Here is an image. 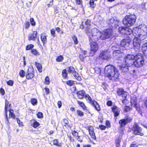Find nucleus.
I'll list each match as a JSON object with an SVG mask.
<instances>
[{"label": "nucleus", "mask_w": 147, "mask_h": 147, "mask_svg": "<svg viewBox=\"0 0 147 147\" xmlns=\"http://www.w3.org/2000/svg\"><path fill=\"white\" fill-rule=\"evenodd\" d=\"M145 26L146 30H142L139 33L136 32V34L134 35L133 32L131 34V36H134L135 38L133 40V45L134 49L136 51H138L140 47L141 41L145 39L147 37V26L144 24H142L140 26H142L141 27L143 26Z\"/></svg>", "instance_id": "obj_1"}, {"label": "nucleus", "mask_w": 147, "mask_h": 147, "mask_svg": "<svg viewBox=\"0 0 147 147\" xmlns=\"http://www.w3.org/2000/svg\"><path fill=\"white\" fill-rule=\"evenodd\" d=\"M105 76L111 79H117L119 74L118 70L114 66L108 65L106 66L104 70Z\"/></svg>", "instance_id": "obj_2"}, {"label": "nucleus", "mask_w": 147, "mask_h": 147, "mask_svg": "<svg viewBox=\"0 0 147 147\" xmlns=\"http://www.w3.org/2000/svg\"><path fill=\"white\" fill-rule=\"evenodd\" d=\"M141 26H139L138 27L134 28L132 30L123 27H120L119 28V32L120 33L125 34L128 35H131L132 32H133L134 34L135 35L136 32L139 33L142 30H146L145 26L144 25L143 27Z\"/></svg>", "instance_id": "obj_3"}, {"label": "nucleus", "mask_w": 147, "mask_h": 147, "mask_svg": "<svg viewBox=\"0 0 147 147\" xmlns=\"http://www.w3.org/2000/svg\"><path fill=\"white\" fill-rule=\"evenodd\" d=\"M86 33L89 36L90 41H97L99 39L102 40V33L96 28L90 30L87 29Z\"/></svg>", "instance_id": "obj_4"}, {"label": "nucleus", "mask_w": 147, "mask_h": 147, "mask_svg": "<svg viewBox=\"0 0 147 147\" xmlns=\"http://www.w3.org/2000/svg\"><path fill=\"white\" fill-rule=\"evenodd\" d=\"M136 16L134 14L126 16L123 19V22L124 25L127 27H130L135 23Z\"/></svg>", "instance_id": "obj_5"}, {"label": "nucleus", "mask_w": 147, "mask_h": 147, "mask_svg": "<svg viewBox=\"0 0 147 147\" xmlns=\"http://www.w3.org/2000/svg\"><path fill=\"white\" fill-rule=\"evenodd\" d=\"M135 56L133 55H127L125 57V65H123L119 66L120 69L124 72L127 71L128 70V67L130 66L129 63V61L130 60L135 59Z\"/></svg>", "instance_id": "obj_6"}, {"label": "nucleus", "mask_w": 147, "mask_h": 147, "mask_svg": "<svg viewBox=\"0 0 147 147\" xmlns=\"http://www.w3.org/2000/svg\"><path fill=\"white\" fill-rule=\"evenodd\" d=\"M135 61L134 62V65L139 67L142 66L144 62V58L143 55L140 53L137 54L135 56Z\"/></svg>", "instance_id": "obj_7"}, {"label": "nucleus", "mask_w": 147, "mask_h": 147, "mask_svg": "<svg viewBox=\"0 0 147 147\" xmlns=\"http://www.w3.org/2000/svg\"><path fill=\"white\" fill-rule=\"evenodd\" d=\"M128 38L123 39L121 41L120 43L121 46H119V47L120 49L123 50L124 49L122 48H125L129 45L131 40L132 38L131 35H128Z\"/></svg>", "instance_id": "obj_8"}, {"label": "nucleus", "mask_w": 147, "mask_h": 147, "mask_svg": "<svg viewBox=\"0 0 147 147\" xmlns=\"http://www.w3.org/2000/svg\"><path fill=\"white\" fill-rule=\"evenodd\" d=\"M119 45H117V47H116L115 46H113L112 47V50H114L113 53V57H119L120 56H121V55H120L122 53H123V51L122 50V49H120V50L118 49H119Z\"/></svg>", "instance_id": "obj_9"}, {"label": "nucleus", "mask_w": 147, "mask_h": 147, "mask_svg": "<svg viewBox=\"0 0 147 147\" xmlns=\"http://www.w3.org/2000/svg\"><path fill=\"white\" fill-rule=\"evenodd\" d=\"M90 41V42L91 53L94 54L96 52L98 49V45L97 43L96 42V41Z\"/></svg>", "instance_id": "obj_10"}, {"label": "nucleus", "mask_w": 147, "mask_h": 147, "mask_svg": "<svg viewBox=\"0 0 147 147\" xmlns=\"http://www.w3.org/2000/svg\"><path fill=\"white\" fill-rule=\"evenodd\" d=\"M112 30L111 29L106 30L103 34L102 33V40H105L111 37L112 35Z\"/></svg>", "instance_id": "obj_11"}, {"label": "nucleus", "mask_w": 147, "mask_h": 147, "mask_svg": "<svg viewBox=\"0 0 147 147\" xmlns=\"http://www.w3.org/2000/svg\"><path fill=\"white\" fill-rule=\"evenodd\" d=\"M130 102L131 106L135 107L137 110L139 109V105L137 103L135 95H133L131 96Z\"/></svg>", "instance_id": "obj_12"}, {"label": "nucleus", "mask_w": 147, "mask_h": 147, "mask_svg": "<svg viewBox=\"0 0 147 147\" xmlns=\"http://www.w3.org/2000/svg\"><path fill=\"white\" fill-rule=\"evenodd\" d=\"M134 134L136 135L142 136L143 134L142 132V130L137 123H135L134 126Z\"/></svg>", "instance_id": "obj_13"}, {"label": "nucleus", "mask_w": 147, "mask_h": 147, "mask_svg": "<svg viewBox=\"0 0 147 147\" xmlns=\"http://www.w3.org/2000/svg\"><path fill=\"white\" fill-rule=\"evenodd\" d=\"M89 134L91 138L94 140L96 139L95 134L94 131V128L93 126H89L88 127Z\"/></svg>", "instance_id": "obj_14"}, {"label": "nucleus", "mask_w": 147, "mask_h": 147, "mask_svg": "<svg viewBox=\"0 0 147 147\" xmlns=\"http://www.w3.org/2000/svg\"><path fill=\"white\" fill-rule=\"evenodd\" d=\"M33 69L31 67L28 68V72L26 74V77L27 79H30L33 78L34 76V74L33 73Z\"/></svg>", "instance_id": "obj_15"}, {"label": "nucleus", "mask_w": 147, "mask_h": 147, "mask_svg": "<svg viewBox=\"0 0 147 147\" xmlns=\"http://www.w3.org/2000/svg\"><path fill=\"white\" fill-rule=\"evenodd\" d=\"M112 111L114 113L115 116H118L119 114L120 109L119 108L116 106H114L112 108Z\"/></svg>", "instance_id": "obj_16"}, {"label": "nucleus", "mask_w": 147, "mask_h": 147, "mask_svg": "<svg viewBox=\"0 0 147 147\" xmlns=\"http://www.w3.org/2000/svg\"><path fill=\"white\" fill-rule=\"evenodd\" d=\"M101 58L105 59H107L110 58V55H109L108 53L106 51H104L101 53L99 55Z\"/></svg>", "instance_id": "obj_17"}, {"label": "nucleus", "mask_w": 147, "mask_h": 147, "mask_svg": "<svg viewBox=\"0 0 147 147\" xmlns=\"http://www.w3.org/2000/svg\"><path fill=\"white\" fill-rule=\"evenodd\" d=\"M117 93L119 95H122L123 97H125L127 94V93L125 92L122 88H119L117 90Z\"/></svg>", "instance_id": "obj_18"}, {"label": "nucleus", "mask_w": 147, "mask_h": 147, "mask_svg": "<svg viewBox=\"0 0 147 147\" xmlns=\"http://www.w3.org/2000/svg\"><path fill=\"white\" fill-rule=\"evenodd\" d=\"M9 104V102L7 100H5V117H6V123L7 124H8L9 123V120L7 117V107L8 106V105Z\"/></svg>", "instance_id": "obj_19"}, {"label": "nucleus", "mask_w": 147, "mask_h": 147, "mask_svg": "<svg viewBox=\"0 0 147 147\" xmlns=\"http://www.w3.org/2000/svg\"><path fill=\"white\" fill-rule=\"evenodd\" d=\"M37 32L34 31L32 34H30L28 36L29 40H34L36 38Z\"/></svg>", "instance_id": "obj_20"}, {"label": "nucleus", "mask_w": 147, "mask_h": 147, "mask_svg": "<svg viewBox=\"0 0 147 147\" xmlns=\"http://www.w3.org/2000/svg\"><path fill=\"white\" fill-rule=\"evenodd\" d=\"M85 94V92L84 90H82L78 91L77 93V95L79 98L82 99L84 96Z\"/></svg>", "instance_id": "obj_21"}, {"label": "nucleus", "mask_w": 147, "mask_h": 147, "mask_svg": "<svg viewBox=\"0 0 147 147\" xmlns=\"http://www.w3.org/2000/svg\"><path fill=\"white\" fill-rule=\"evenodd\" d=\"M142 50L143 53L146 56H147V43H144L142 47Z\"/></svg>", "instance_id": "obj_22"}, {"label": "nucleus", "mask_w": 147, "mask_h": 147, "mask_svg": "<svg viewBox=\"0 0 147 147\" xmlns=\"http://www.w3.org/2000/svg\"><path fill=\"white\" fill-rule=\"evenodd\" d=\"M92 105L94 106L95 107V109L98 111H99L100 110V108L99 106V105L95 101H94L92 103Z\"/></svg>", "instance_id": "obj_23"}, {"label": "nucleus", "mask_w": 147, "mask_h": 147, "mask_svg": "<svg viewBox=\"0 0 147 147\" xmlns=\"http://www.w3.org/2000/svg\"><path fill=\"white\" fill-rule=\"evenodd\" d=\"M109 21V23L110 22L109 24H112V25H111V26L113 27L114 26L116 27V25H117L118 22L117 20H114L113 18L111 19Z\"/></svg>", "instance_id": "obj_24"}, {"label": "nucleus", "mask_w": 147, "mask_h": 147, "mask_svg": "<svg viewBox=\"0 0 147 147\" xmlns=\"http://www.w3.org/2000/svg\"><path fill=\"white\" fill-rule=\"evenodd\" d=\"M86 51H81V53L80 54L79 58L80 59L82 60L84 58L86 57Z\"/></svg>", "instance_id": "obj_25"}, {"label": "nucleus", "mask_w": 147, "mask_h": 147, "mask_svg": "<svg viewBox=\"0 0 147 147\" xmlns=\"http://www.w3.org/2000/svg\"><path fill=\"white\" fill-rule=\"evenodd\" d=\"M119 124L121 127H123L125 126L127 124V122L125 121V119H122L119 121Z\"/></svg>", "instance_id": "obj_26"}, {"label": "nucleus", "mask_w": 147, "mask_h": 147, "mask_svg": "<svg viewBox=\"0 0 147 147\" xmlns=\"http://www.w3.org/2000/svg\"><path fill=\"white\" fill-rule=\"evenodd\" d=\"M63 124L67 128L70 127V125L68 121L66 119H63L62 122Z\"/></svg>", "instance_id": "obj_27"}, {"label": "nucleus", "mask_w": 147, "mask_h": 147, "mask_svg": "<svg viewBox=\"0 0 147 147\" xmlns=\"http://www.w3.org/2000/svg\"><path fill=\"white\" fill-rule=\"evenodd\" d=\"M41 39L43 44L46 42L47 38L45 33H43L41 34Z\"/></svg>", "instance_id": "obj_28"}, {"label": "nucleus", "mask_w": 147, "mask_h": 147, "mask_svg": "<svg viewBox=\"0 0 147 147\" xmlns=\"http://www.w3.org/2000/svg\"><path fill=\"white\" fill-rule=\"evenodd\" d=\"M30 123L31 126L34 128H36L37 127V121L36 120L34 119L31 120Z\"/></svg>", "instance_id": "obj_29"}, {"label": "nucleus", "mask_w": 147, "mask_h": 147, "mask_svg": "<svg viewBox=\"0 0 147 147\" xmlns=\"http://www.w3.org/2000/svg\"><path fill=\"white\" fill-rule=\"evenodd\" d=\"M91 22V21L89 20H87V21L85 22V25L87 26V28H86V31H87V30L88 29V30H91L90 29V23Z\"/></svg>", "instance_id": "obj_30"}, {"label": "nucleus", "mask_w": 147, "mask_h": 147, "mask_svg": "<svg viewBox=\"0 0 147 147\" xmlns=\"http://www.w3.org/2000/svg\"><path fill=\"white\" fill-rule=\"evenodd\" d=\"M53 143L54 145L58 146H61V143L59 142L57 139H54L53 140Z\"/></svg>", "instance_id": "obj_31"}, {"label": "nucleus", "mask_w": 147, "mask_h": 147, "mask_svg": "<svg viewBox=\"0 0 147 147\" xmlns=\"http://www.w3.org/2000/svg\"><path fill=\"white\" fill-rule=\"evenodd\" d=\"M73 74L77 80L79 81L81 80V78L80 77L79 75L76 72H75Z\"/></svg>", "instance_id": "obj_32"}, {"label": "nucleus", "mask_w": 147, "mask_h": 147, "mask_svg": "<svg viewBox=\"0 0 147 147\" xmlns=\"http://www.w3.org/2000/svg\"><path fill=\"white\" fill-rule=\"evenodd\" d=\"M13 110L12 109H10L9 110V116L11 117L14 119L16 117L15 115L13 113Z\"/></svg>", "instance_id": "obj_33"}, {"label": "nucleus", "mask_w": 147, "mask_h": 147, "mask_svg": "<svg viewBox=\"0 0 147 147\" xmlns=\"http://www.w3.org/2000/svg\"><path fill=\"white\" fill-rule=\"evenodd\" d=\"M95 1H96L94 0H90V1L89 4L90 6L93 8H94L96 6V4L94 3Z\"/></svg>", "instance_id": "obj_34"}, {"label": "nucleus", "mask_w": 147, "mask_h": 147, "mask_svg": "<svg viewBox=\"0 0 147 147\" xmlns=\"http://www.w3.org/2000/svg\"><path fill=\"white\" fill-rule=\"evenodd\" d=\"M77 102L78 104L80 105V106L82 107L83 109H85L86 107L82 102L79 101H78Z\"/></svg>", "instance_id": "obj_35"}, {"label": "nucleus", "mask_w": 147, "mask_h": 147, "mask_svg": "<svg viewBox=\"0 0 147 147\" xmlns=\"http://www.w3.org/2000/svg\"><path fill=\"white\" fill-rule=\"evenodd\" d=\"M63 77L64 78H66L67 76V73L66 69H64L62 72Z\"/></svg>", "instance_id": "obj_36"}, {"label": "nucleus", "mask_w": 147, "mask_h": 147, "mask_svg": "<svg viewBox=\"0 0 147 147\" xmlns=\"http://www.w3.org/2000/svg\"><path fill=\"white\" fill-rule=\"evenodd\" d=\"M37 69L39 72L41 73L42 71V67L41 64L37 63Z\"/></svg>", "instance_id": "obj_37"}, {"label": "nucleus", "mask_w": 147, "mask_h": 147, "mask_svg": "<svg viewBox=\"0 0 147 147\" xmlns=\"http://www.w3.org/2000/svg\"><path fill=\"white\" fill-rule=\"evenodd\" d=\"M85 98L87 100H88L91 104L94 101L92 100L91 98L88 94L86 95Z\"/></svg>", "instance_id": "obj_38"}, {"label": "nucleus", "mask_w": 147, "mask_h": 147, "mask_svg": "<svg viewBox=\"0 0 147 147\" xmlns=\"http://www.w3.org/2000/svg\"><path fill=\"white\" fill-rule=\"evenodd\" d=\"M68 71L69 72L71 73L72 74L76 72L74 68L72 67H69Z\"/></svg>", "instance_id": "obj_39"}, {"label": "nucleus", "mask_w": 147, "mask_h": 147, "mask_svg": "<svg viewBox=\"0 0 147 147\" xmlns=\"http://www.w3.org/2000/svg\"><path fill=\"white\" fill-rule=\"evenodd\" d=\"M132 109V108L130 107L129 106H125L124 107V111L125 112H127Z\"/></svg>", "instance_id": "obj_40"}, {"label": "nucleus", "mask_w": 147, "mask_h": 147, "mask_svg": "<svg viewBox=\"0 0 147 147\" xmlns=\"http://www.w3.org/2000/svg\"><path fill=\"white\" fill-rule=\"evenodd\" d=\"M63 59V57L62 55L58 56L56 59V60L58 62H61Z\"/></svg>", "instance_id": "obj_41"}, {"label": "nucleus", "mask_w": 147, "mask_h": 147, "mask_svg": "<svg viewBox=\"0 0 147 147\" xmlns=\"http://www.w3.org/2000/svg\"><path fill=\"white\" fill-rule=\"evenodd\" d=\"M77 113L78 115L80 117H82L84 116V114L80 110H77Z\"/></svg>", "instance_id": "obj_42"}, {"label": "nucleus", "mask_w": 147, "mask_h": 147, "mask_svg": "<svg viewBox=\"0 0 147 147\" xmlns=\"http://www.w3.org/2000/svg\"><path fill=\"white\" fill-rule=\"evenodd\" d=\"M45 83L47 85L50 83L49 78L48 76L46 77L45 78Z\"/></svg>", "instance_id": "obj_43"}, {"label": "nucleus", "mask_w": 147, "mask_h": 147, "mask_svg": "<svg viewBox=\"0 0 147 147\" xmlns=\"http://www.w3.org/2000/svg\"><path fill=\"white\" fill-rule=\"evenodd\" d=\"M31 102L33 105H36L37 103V100L35 99L32 98L31 99Z\"/></svg>", "instance_id": "obj_44"}, {"label": "nucleus", "mask_w": 147, "mask_h": 147, "mask_svg": "<svg viewBox=\"0 0 147 147\" xmlns=\"http://www.w3.org/2000/svg\"><path fill=\"white\" fill-rule=\"evenodd\" d=\"M72 38L74 41V42L75 44H77L78 43V40L77 38L75 36L73 35L72 36Z\"/></svg>", "instance_id": "obj_45"}, {"label": "nucleus", "mask_w": 147, "mask_h": 147, "mask_svg": "<svg viewBox=\"0 0 147 147\" xmlns=\"http://www.w3.org/2000/svg\"><path fill=\"white\" fill-rule=\"evenodd\" d=\"M127 96L125 97H123L124 98H123L122 100V103L124 104H126L128 102V100L127 99Z\"/></svg>", "instance_id": "obj_46"}, {"label": "nucleus", "mask_w": 147, "mask_h": 147, "mask_svg": "<svg viewBox=\"0 0 147 147\" xmlns=\"http://www.w3.org/2000/svg\"><path fill=\"white\" fill-rule=\"evenodd\" d=\"M34 47V46L32 44H30L27 45L26 47V50H28L32 49Z\"/></svg>", "instance_id": "obj_47"}, {"label": "nucleus", "mask_w": 147, "mask_h": 147, "mask_svg": "<svg viewBox=\"0 0 147 147\" xmlns=\"http://www.w3.org/2000/svg\"><path fill=\"white\" fill-rule=\"evenodd\" d=\"M72 134L76 138L78 136V133L75 131H72Z\"/></svg>", "instance_id": "obj_48"}, {"label": "nucleus", "mask_w": 147, "mask_h": 147, "mask_svg": "<svg viewBox=\"0 0 147 147\" xmlns=\"http://www.w3.org/2000/svg\"><path fill=\"white\" fill-rule=\"evenodd\" d=\"M37 117L39 118H43V115L42 113L39 112L37 113Z\"/></svg>", "instance_id": "obj_49"}, {"label": "nucleus", "mask_w": 147, "mask_h": 147, "mask_svg": "<svg viewBox=\"0 0 147 147\" xmlns=\"http://www.w3.org/2000/svg\"><path fill=\"white\" fill-rule=\"evenodd\" d=\"M25 72L23 70H21L20 71L19 73L20 76L22 77H23L25 76Z\"/></svg>", "instance_id": "obj_50"}, {"label": "nucleus", "mask_w": 147, "mask_h": 147, "mask_svg": "<svg viewBox=\"0 0 147 147\" xmlns=\"http://www.w3.org/2000/svg\"><path fill=\"white\" fill-rule=\"evenodd\" d=\"M7 84L9 85L12 86L13 84V81L12 80H10L8 81L7 82Z\"/></svg>", "instance_id": "obj_51"}, {"label": "nucleus", "mask_w": 147, "mask_h": 147, "mask_svg": "<svg viewBox=\"0 0 147 147\" xmlns=\"http://www.w3.org/2000/svg\"><path fill=\"white\" fill-rule=\"evenodd\" d=\"M67 84L69 86H71L74 84V81L72 80H69L67 82Z\"/></svg>", "instance_id": "obj_52"}, {"label": "nucleus", "mask_w": 147, "mask_h": 147, "mask_svg": "<svg viewBox=\"0 0 147 147\" xmlns=\"http://www.w3.org/2000/svg\"><path fill=\"white\" fill-rule=\"evenodd\" d=\"M16 120L17 121V123L20 126L23 125V123L20 121V120L19 118H17Z\"/></svg>", "instance_id": "obj_53"}, {"label": "nucleus", "mask_w": 147, "mask_h": 147, "mask_svg": "<svg viewBox=\"0 0 147 147\" xmlns=\"http://www.w3.org/2000/svg\"><path fill=\"white\" fill-rule=\"evenodd\" d=\"M30 23L32 26H35L36 23L33 18H31L30 19Z\"/></svg>", "instance_id": "obj_54"}, {"label": "nucleus", "mask_w": 147, "mask_h": 147, "mask_svg": "<svg viewBox=\"0 0 147 147\" xmlns=\"http://www.w3.org/2000/svg\"><path fill=\"white\" fill-rule=\"evenodd\" d=\"M127 122V123L130 122L132 120V118L130 117H127L125 119Z\"/></svg>", "instance_id": "obj_55"}, {"label": "nucleus", "mask_w": 147, "mask_h": 147, "mask_svg": "<svg viewBox=\"0 0 147 147\" xmlns=\"http://www.w3.org/2000/svg\"><path fill=\"white\" fill-rule=\"evenodd\" d=\"M30 26V24L29 22H27L25 23V28L28 29Z\"/></svg>", "instance_id": "obj_56"}, {"label": "nucleus", "mask_w": 147, "mask_h": 147, "mask_svg": "<svg viewBox=\"0 0 147 147\" xmlns=\"http://www.w3.org/2000/svg\"><path fill=\"white\" fill-rule=\"evenodd\" d=\"M31 52L33 54L36 55L37 54V51L36 49H33L31 51Z\"/></svg>", "instance_id": "obj_57"}, {"label": "nucleus", "mask_w": 147, "mask_h": 147, "mask_svg": "<svg viewBox=\"0 0 147 147\" xmlns=\"http://www.w3.org/2000/svg\"><path fill=\"white\" fill-rule=\"evenodd\" d=\"M51 35L53 36H55V31L54 29H52L51 30Z\"/></svg>", "instance_id": "obj_58"}, {"label": "nucleus", "mask_w": 147, "mask_h": 147, "mask_svg": "<svg viewBox=\"0 0 147 147\" xmlns=\"http://www.w3.org/2000/svg\"><path fill=\"white\" fill-rule=\"evenodd\" d=\"M77 138V140L78 141L80 142H82V137L78 136Z\"/></svg>", "instance_id": "obj_59"}, {"label": "nucleus", "mask_w": 147, "mask_h": 147, "mask_svg": "<svg viewBox=\"0 0 147 147\" xmlns=\"http://www.w3.org/2000/svg\"><path fill=\"white\" fill-rule=\"evenodd\" d=\"M0 93L3 95H4L5 94V91L2 88H1L0 89Z\"/></svg>", "instance_id": "obj_60"}, {"label": "nucleus", "mask_w": 147, "mask_h": 147, "mask_svg": "<svg viewBox=\"0 0 147 147\" xmlns=\"http://www.w3.org/2000/svg\"><path fill=\"white\" fill-rule=\"evenodd\" d=\"M119 142L120 141L119 139H118L116 140V146L117 147H119Z\"/></svg>", "instance_id": "obj_61"}, {"label": "nucleus", "mask_w": 147, "mask_h": 147, "mask_svg": "<svg viewBox=\"0 0 147 147\" xmlns=\"http://www.w3.org/2000/svg\"><path fill=\"white\" fill-rule=\"evenodd\" d=\"M62 103L60 101H58L57 102V105L59 108L61 107Z\"/></svg>", "instance_id": "obj_62"}, {"label": "nucleus", "mask_w": 147, "mask_h": 147, "mask_svg": "<svg viewBox=\"0 0 147 147\" xmlns=\"http://www.w3.org/2000/svg\"><path fill=\"white\" fill-rule=\"evenodd\" d=\"M76 3L78 5H80L82 2V0H75Z\"/></svg>", "instance_id": "obj_63"}, {"label": "nucleus", "mask_w": 147, "mask_h": 147, "mask_svg": "<svg viewBox=\"0 0 147 147\" xmlns=\"http://www.w3.org/2000/svg\"><path fill=\"white\" fill-rule=\"evenodd\" d=\"M100 128L102 130H105L106 129V127L102 125H100L99 126Z\"/></svg>", "instance_id": "obj_64"}]
</instances>
